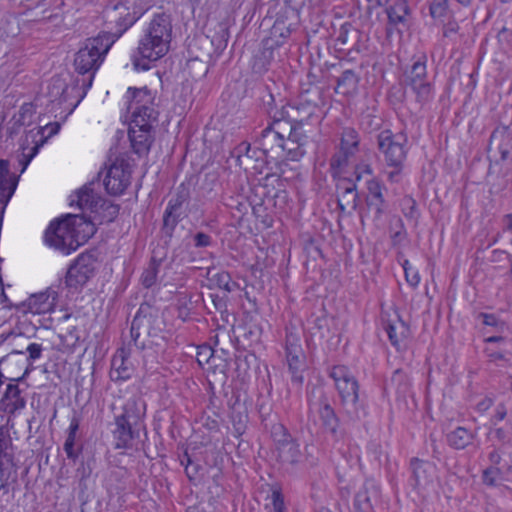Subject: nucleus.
Returning a JSON list of instances; mask_svg holds the SVG:
<instances>
[{
    "mask_svg": "<svg viewBox=\"0 0 512 512\" xmlns=\"http://www.w3.org/2000/svg\"><path fill=\"white\" fill-rule=\"evenodd\" d=\"M291 123L281 117L279 112H275L271 123L261 131L258 143L263 154L270 152L279 155L281 142L287 134H291Z\"/></svg>",
    "mask_w": 512,
    "mask_h": 512,
    "instance_id": "obj_9",
    "label": "nucleus"
},
{
    "mask_svg": "<svg viewBox=\"0 0 512 512\" xmlns=\"http://www.w3.org/2000/svg\"><path fill=\"white\" fill-rule=\"evenodd\" d=\"M307 425H308V430L311 433V435L317 437L320 433V428L317 424L316 416L313 415L312 413L309 415Z\"/></svg>",
    "mask_w": 512,
    "mask_h": 512,
    "instance_id": "obj_61",
    "label": "nucleus"
},
{
    "mask_svg": "<svg viewBox=\"0 0 512 512\" xmlns=\"http://www.w3.org/2000/svg\"><path fill=\"white\" fill-rule=\"evenodd\" d=\"M189 189L181 184L169 200L166 209L182 214V206L189 198Z\"/></svg>",
    "mask_w": 512,
    "mask_h": 512,
    "instance_id": "obj_39",
    "label": "nucleus"
},
{
    "mask_svg": "<svg viewBox=\"0 0 512 512\" xmlns=\"http://www.w3.org/2000/svg\"><path fill=\"white\" fill-rule=\"evenodd\" d=\"M163 321L158 312L149 306H141L134 316L130 334L134 345L139 347L138 340L141 336L156 337L162 331Z\"/></svg>",
    "mask_w": 512,
    "mask_h": 512,
    "instance_id": "obj_10",
    "label": "nucleus"
},
{
    "mask_svg": "<svg viewBox=\"0 0 512 512\" xmlns=\"http://www.w3.org/2000/svg\"><path fill=\"white\" fill-rule=\"evenodd\" d=\"M181 215V213L165 209L163 216V230L166 234L171 235L173 233L181 218Z\"/></svg>",
    "mask_w": 512,
    "mask_h": 512,
    "instance_id": "obj_44",
    "label": "nucleus"
},
{
    "mask_svg": "<svg viewBox=\"0 0 512 512\" xmlns=\"http://www.w3.org/2000/svg\"><path fill=\"white\" fill-rule=\"evenodd\" d=\"M79 429V420L73 418L68 428V435L65 440L63 449L69 459L75 460L78 457V452L75 450L76 434Z\"/></svg>",
    "mask_w": 512,
    "mask_h": 512,
    "instance_id": "obj_38",
    "label": "nucleus"
},
{
    "mask_svg": "<svg viewBox=\"0 0 512 512\" xmlns=\"http://www.w3.org/2000/svg\"><path fill=\"white\" fill-rule=\"evenodd\" d=\"M407 88L415 95V101L420 107L425 106L434 98V85L431 79L407 86Z\"/></svg>",
    "mask_w": 512,
    "mask_h": 512,
    "instance_id": "obj_31",
    "label": "nucleus"
},
{
    "mask_svg": "<svg viewBox=\"0 0 512 512\" xmlns=\"http://www.w3.org/2000/svg\"><path fill=\"white\" fill-rule=\"evenodd\" d=\"M185 456L187 458L185 472H186L187 476L189 477V479H191V480L195 479L197 476V473H198V465L194 464L187 454Z\"/></svg>",
    "mask_w": 512,
    "mask_h": 512,
    "instance_id": "obj_60",
    "label": "nucleus"
},
{
    "mask_svg": "<svg viewBox=\"0 0 512 512\" xmlns=\"http://www.w3.org/2000/svg\"><path fill=\"white\" fill-rule=\"evenodd\" d=\"M158 266L159 263L155 260H152L148 267L144 270L141 276V281L146 288H149L155 284L158 274Z\"/></svg>",
    "mask_w": 512,
    "mask_h": 512,
    "instance_id": "obj_43",
    "label": "nucleus"
},
{
    "mask_svg": "<svg viewBox=\"0 0 512 512\" xmlns=\"http://www.w3.org/2000/svg\"><path fill=\"white\" fill-rule=\"evenodd\" d=\"M231 421L234 429V435L236 437H240L246 429L247 415L244 412H236V410L233 409Z\"/></svg>",
    "mask_w": 512,
    "mask_h": 512,
    "instance_id": "obj_45",
    "label": "nucleus"
},
{
    "mask_svg": "<svg viewBox=\"0 0 512 512\" xmlns=\"http://www.w3.org/2000/svg\"><path fill=\"white\" fill-rule=\"evenodd\" d=\"M57 298V292L49 288L44 292L31 295L23 303V307L26 312L32 314H45L54 310Z\"/></svg>",
    "mask_w": 512,
    "mask_h": 512,
    "instance_id": "obj_17",
    "label": "nucleus"
},
{
    "mask_svg": "<svg viewBox=\"0 0 512 512\" xmlns=\"http://www.w3.org/2000/svg\"><path fill=\"white\" fill-rule=\"evenodd\" d=\"M396 228H398L396 231L393 232L391 235V240L393 246L399 245L402 243L404 239L407 237V232L404 228V224L402 220L399 218L395 224Z\"/></svg>",
    "mask_w": 512,
    "mask_h": 512,
    "instance_id": "obj_51",
    "label": "nucleus"
},
{
    "mask_svg": "<svg viewBox=\"0 0 512 512\" xmlns=\"http://www.w3.org/2000/svg\"><path fill=\"white\" fill-rule=\"evenodd\" d=\"M338 427L339 421L334 410L330 405H324L322 408V433H325L327 436H330L332 440L336 441L342 435Z\"/></svg>",
    "mask_w": 512,
    "mask_h": 512,
    "instance_id": "obj_27",
    "label": "nucleus"
},
{
    "mask_svg": "<svg viewBox=\"0 0 512 512\" xmlns=\"http://www.w3.org/2000/svg\"><path fill=\"white\" fill-rule=\"evenodd\" d=\"M130 179V165L124 159H116L107 169L103 183L106 191L116 196L127 189Z\"/></svg>",
    "mask_w": 512,
    "mask_h": 512,
    "instance_id": "obj_11",
    "label": "nucleus"
},
{
    "mask_svg": "<svg viewBox=\"0 0 512 512\" xmlns=\"http://www.w3.org/2000/svg\"><path fill=\"white\" fill-rule=\"evenodd\" d=\"M481 317H483V323L488 326L496 325V317L492 314L481 313Z\"/></svg>",
    "mask_w": 512,
    "mask_h": 512,
    "instance_id": "obj_64",
    "label": "nucleus"
},
{
    "mask_svg": "<svg viewBox=\"0 0 512 512\" xmlns=\"http://www.w3.org/2000/svg\"><path fill=\"white\" fill-rule=\"evenodd\" d=\"M498 42L501 44H511L512 43V30L507 27H502L497 34Z\"/></svg>",
    "mask_w": 512,
    "mask_h": 512,
    "instance_id": "obj_57",
    "label": "nucleus"
},
{
    "mask_svg": "<svg viewBox=\"0 0 512 512\" xmlns=\"http://www.w3.org/2000/svg\"><path fill=\"white\" fill-rule=\"evenodd\" d=\"M291 130V134H287L286 137L283 138L277 157L298 161L305 154L304 146L307 143V136L294 124H291Z\"/></svg>",
    "mask_w": 512,
    "mask_h": 512,
    "instance_id": "obj_12",
    "label": "nucleus"
},
{
    "mask_svg": "<svg viewBox=\"0 0 512 512\" xmlns=\"http://www.w3.org/2000/svg\"><path fill=\"white\" fill-rule=\"evenodd\" d=\"M474 434L464 427H457L447 435L448 444L457 450L466 448L472 443Z\"/></svg>",
    "mask_w": 512,
    "mask_h": 512,
    "instance_id": "obj_36",
    "label": "nucleus"
},
{
    "mask_svg": "<svg viewBox=\"0 0 512 512\" xmlns=\"http://www.w3.org/2000/svg\"><path fill=\"white\" fill-rule=\"evenodd\" d=\"M287 361L290 369L296 370L300 363V348L297 344H288L286 346Z\"/></svg>",
    "mask_w": 512,
    "mask_h": 512,
    "instance_id": "obj_47",
    "label": "nucleus"
},
{
    "mask_svg": "<svg viewBox=\"0 0 512 512\" xmlns=\"http://www.w3.org/2000/svg\"><path fill=\"white\" fill-rule=\"evenodd\" d=\"M430 79L427 73L426 56H422L415 61L411 67L405 70L403 74V84L405 87L423 82Z\"/></svg>",
    "mask_w": 512,
    "mask_h": 512,
    "instance_id": "obj_25",
    "label": "nucleus"
},
{
    "mask_svg": "<svg viewBox=\"0 0 512 512\" xmlns=\"http://www.w3.org/2000/svg\"><path fill=\"white\" fill-rule=\"evenodd\" d=\"M384 187L375 179L367 181L368 194L366 203L369 209L375 213V218L379 219L386 211L387 203L383 196Z\"/></svg>",
    "mask_w": 512,
    "mask_h": 512,
    "instance_id": "obj_21",
    "label": "nucleus"
},
{
    "mask_svg": "<svg viewBox=\"0 0 512 512\" xmlns=\"http://www.w3.org/2000/svg\"><path fill=\"white\" fill-rule=\"evenodd\" d=\"M94 273V259L92 255L81 254L67 272L69 285H84Z\"/></svg>",
    "mask_w": 512,
    "mask_h": 512,
    "instance_id": "obj_16",
    "label": "nucleus"
},
{
    "mask_svg": "<svg viewBox=\"0 0 512 512\" xmlns=\"http://www.w3.org/2000/svg\"><path fill=\"white\" fill-rule=\"evenodd\" d=\"M407 139L403 134H393L383 130L377 135V147L383 155L386 166H398L407 156Z\"/></svg>",
    "mask_w": 512,
    "mask_h": 512,
    "instance_id": "obj_7",
    "label": "nucleus"
},
{
    "mask_svg": "<svg viewBox=\"0 0 512 512\" xmlns=\"http://www.w3.org/2000/svg\"><path fill=\"white\" fill-rule=\"evenodd\" d=\"M20 377L10 379L11 382L6 385L5 391L0 399V411L9 416H14L22 411L26 406V399L23 395L24 390L20 389L16 383Z\"/></svg>",
    "mask_w": 512,
    "mask_h": 512,
    "instance_id": "obj_13",
    "label": "nucleus"
},
{
    "mask_svg": "<svg viewBox=\"0 0 512 512\" xmlns=\"http://www.w3.org/2000/svg\"><path fill=\"white\" fill-rule=\"evenodd\" d=\"M270 505L273 512H285L284 498L279 490H273Z\"/></svg>",
    "mask_w": 512,
    "mask_h": 512,
    "instance_id": "obj_50",
    "label": "nucleus"
},
{
    "mask_svg": "<svg viewBox=\"0 0 512 512\" xmlns=\"http://www.w3.org/2000/svg\"><path fill=\"white\" fill-rule=\"evenodd\" d=\"M351 157V155H346V153L340 150L331 158V168L336 170L346 166Z\"/></svg>",
    "mask_w": 512,
    "mask_h": 512,
    "instance_id": "obj_52",
    "label": "nucleus"
},
{
    "mask_svg": "<svg viewBox=\"0 0 512 512\" xmlns=\"http://www.w3.org/2000/svg\"><path fill=\"white\" fill-rule=\"evenodd\" d=\"M141 424V415L137 410L135 401H128L123 413L115 419L113 436L116 440V448L131 446L132 440L137 436L136 429Z\"/></svg>",
    "mask_w": 512,
    "mask_h": 512,
    "instance_id": "obj_6",
    "label": "nucleus"
},
{
    "mask_svg": "<svg viewBox=\"0 0 512 512\" xmlns=\"http://www.w3.org/2000/svg\"><path fill=\"white\" fill-rule=\"evenodd\" d=\"M292 30L288 28L279 27V25H272L270 29V35L263 41L264 46V56L266 57V53H268V57H271L272 50L280 47L291 35Z\"/></svg>",
    "mask_w": 512,
    "mask_h": 512,
    "instance_id": "obj_26",
    "label": "nucleus"
},
{
    "mask_svg": "<svg viewBox=\"0 0 512 512\" xmlns=\"http://www.w3.org/2000/svg\"><path fill=\"white\" fill-rule=\"evenodd\" d=\"M368 487L364 486L363 490L359 491L354 500L355 512H372L373 505L370 496L368 495Z\"/></svg>",
    "mask_w": 512,
    "mask_h": 512,
    "instance_id": "obj_40",
    "label": "nucleus"
},
{
    "mask_svg": "<svg viewBox=\"0 0 512 512\" xmlns=\"http://www.w3.org/2000/svg\"><path fill=\"white\" fill-rule=\"evenodd\" d=\"M410 13L406 0H392L386 7L388 24L396 27L401 31L399 26L406 27L408 25V16Z\"/></svg>",
    "mask_w": 512,
    "mask_h": 512,
    "instance_id": "obj_22",
    "label": "nucleus"
},
{
    "mask_svg": "<svg viewBox=\"0 0 512 512\" xmlns=\"http://www.w3.org/2000/svg\"><path fill=\"white\" fill-rule=\"evenodd\" d=\"M128 111L132 116L129 138L137 154L148 152L153 142L152 124L156 122L158 112L154 107V96L145 88H129L126 94Z\"/></svg>",
    "mask_w": 512,
    "mask_h": 512,
    "instance_id": "obj_2",
    "label": "nucleus"
},
{
    "mask_svg": "<svg viewBox=\"0 0 512 512\" xmlns=\"http://www.w3.org/2000/svg\"><path fill=\"white\" fill-rule=\"evenodd\" d=\"M405 277H406L407 282L412 287H416L419 284L420 277H419L418 272H413V273L407 272Z\"/></svg>",
    "mask_w": 512,
    "mask_h": 512,
    "instance_id": "obj_63",
    "label": "nucleus"
},
{
    "mask_svg": "<svg viewBox=\"0 0 512 512\" xmlns=\"http://www.w3.org/2000/svg\"><path fill=\"white\" fill-rule=\"evenodd\" d=\"M215 350L208 346V345H202L198 347L196 359L197 362L202 366L204 364H208L211 360V358L214 355Z\"/></svg>",
    "mask_w": 512,
    "mask_h": 512,
    "instance_id": "obj_49",
    "label": "nucleus"
},
{
    "mask_svg": "<svg viewBox=\"0 0 512 512\" xmlns=\"http://www.w3.org/2000/svg\"><path fill=\"white\" fill-rule=\"evenodd\" d=\"M388 167L392 169L387 172L388 181L391 183L400 182L404 163H400L398 166H388Z\"/></svg>",
    "mask_w": 512,
    "mask_h": 512,
    "instance_id": "obj_55",
    "label": "nucleus"
},
{
    "mask_svg": "<svg viewBox=\"0 0 512 512\" xmlns=\"http://www.w3.org/2000/svg\"><path fill=\"white\" fill-rule=\"evenodd\" d=\"M18 184V177L9 171L7 160H0V201L7 204Z\"/></svg>",
    "mask_w": 512,
    "mask_h": 512,
    "instance_id": "obj_23",
    "label": "nucleus"
},
{
    "mask_svg": "<svg viewBox=\"0 0 512 512\" xmlns=\"http://www.w3.org/2000/svg\"><path fill=\"white\" fill-rule=\"evenodd\" d=\"M337 85L335 91L337 93L348 95L357 89L358 77L355 72L351 69H345L341 72V75L336 77Z\"/></svg>",
    "mask_w": 512,
    "mask_h": 512,
    "instance_id": "obj_34",
    "label": "nucleus"
},
{
    "mask_svg": "<svg viewBox=\"0 0 512 512\" xmlns=\"http://www.w3.org/2000/svg\"><path fill=\"white\" fill-rule=\"evenodd\" d=\"M384 328L391 344L397 349L400 348V343L406 339L410 333L408 325L400 319L398 323L388 322Z\"/></svg>",
    "mask_w": 512,
    "mask_h": 512,
    "instance_id": "obj_32",
    "label": "nucleus"
},
{
    "mask_svg": "<svg viewBox=\"0 0 512 512\" xmlns=\"http://www.w3.org/2000/svg\"><path fill=\"white\" fill-rule=\"evenodd\" d=\"M13 468V446L9 430L0 427V479L7 481Z\"/></svg>",
    "mask_w": 512,
    "mask_h": 512,
    "instance_id": "obj_18",
    "label": "nucleus"
},
{
    "mask_svg": "<svg viewBox=\"0 0 512 512\" xmlns=\"http://www.w3.org/2000/svg\"><path fill=\"white\" fill-rule=\"evenodd\" d=\"M283 432V439L278 440V454L282 462L294 464L300 457L299 445L285 433L283 426L277 428Z\"/></svg>",
    "mask_w": 512,
    "mask_h": 512,
    "instance_id": "obj_24",
    "label": "nucleus"
},
{
    "mask_svg": "<svg viewBox=\"0 0 512 512\" xmlns=\"http://www.w3.org/2000/svg\"><path fill=\"white\" fill-rule=\"evenodd\" d=\"M310 84L309 88L302 90L298 105H286L278 111L282 118L298 126L301 130L311 119L315 120L316 125L320 124V119L317 115L319 110L317 101L320 99V88L312 81Z\"/></svg>",
    "mask_w": 512,
    "mask_h": 512,
    "instance_id": "obj_5",
    "label": "nucleus"
},
{
    "mask_svg": "<svg viewBox=\"0 0 512 512\" xmlns=\"http://www.w3.org/2000/svg\"><path fill=\"white\" fill-rule=\"evenodd\" d=\"M172 24L168 15H155L144 30L136 52L132 55V64L137 71L151 68L150 63L164 57L170 48Z\"/></svg>",
    "mask_w": 512,
    "mask_h": 512,
    "instance_id": "obj_3",
    "label": "nucleus"
},
{
    "mask_svg": "<svg viewBox=\"0 0 512 512\" xmlns=\"http://www.w3.org/2000/svg\"><path fill=\"white\" fill-rule=\"evenodd\" d=\"M390 382L399 392L404 393L408 388V378L402 369H396L393 372Z\"/></svg>",
    "mask_w": 512,
    "mask_h": 512,
    "instance_id": "obj_46",
    "label": "nucleus"
},
{
    "mask_svg": "<svg viewBox=\"0 0 512 512\" xmlns=\"http://www.w3.org/2000/svg\"><path fill=\"white\" fill-rule=\"evenodd\" d=\"M354 173H355L356 179L360 180L364 174L372 175L373 170L369 164L360 163V164L356 165Z\"/></svg>",
    "mask_w": 512,
    "mask_h": 512,
    "instance_id": "obj_59",
    "label": "nucleus"
},
{
    "mask_svg": "<svg viewBox=\"0 0 512 512\" xmlns=\"http://www.w3.org/2000/svg\"><path fill=\"white\" fill-rule=\"evenodd\" d=\"M60 125L57 122L49 123L43 128L33 129L26 133L23 143L21 144L22 153L18 157L19 165H21V173L28 167L31 160L37 155L40 147L45 140L58 133Z\"/></svg>",
    "mask_w": 512,
    "mask_h": 512,
    "instance_id": "obj_8",
    "label": "nucleus"
},
{
    "mask_svg": "<svg viewBox=\"0 0 512 512\" xmlns=\"http://www.w3.org/2000/svg\"><path fill=\"white\" fill-rule=\"evenodd\" d=\"M146 5H137L130 0H124L105 11L108 25L115 24V27H108V31L101 32L97 37L87 39L84 46L75 55V69L80 74H90L87 87H91L95 72L100 67L104 56L107 54L114 42L131 27L147 9Z\"/></svg>",
    "mask_w": 512,
    "mask_h": 512,
    "instance_id": "obj_1",
    "label": "nucleus"
},
{
    "mask_svg": "<svg viewBox=\"0 0 512 512\" xmlns=\"http://www.w3.org/2000/svg\"><path fill=\"white\" fill-rule=\"evenodd\" d=\"M102 197L94 189V183H88L82 186L69 197L70 207H75L82 212H99L98 206Z\"/></svg>",
    "mask_w": 512,
    "mask_h": 512,
    "instance_id": "obj_14",
    "label": "nucleus"
},
{
    "mask_svg": "<svg viewBox=\"0 0 512 512\" xmlns=\"http://www.w3.org/2000/svg\"><path fill=\"white\" fill-rule=\"evenodd\" d=\"M360 136L358 132L351 127L343 129L341 134L340 149L346 155L354 156L359 151Z\"/></svg>",
    "mask_w": 512,
    "mask_h": 512,
    "instance_id": "obj_33",
    "label": "nucleus"
},
{
    "mask_svg": "<svg viewBox=\"0 0 512 512\" xmlns=\"http://www.w3.org/2000/svg\"><path fill=\"white\" fill-rule=\"evenodd\" d=\"M360 38L361 32L357 28L350 23H344L340 26L336 38L328 41L327 45L338 53H349L352 50H359Z\"/></svg>",
    "mask_w": 512,
    "mask_h": 512,
    "instance_id": "obj_15",
    "label": "nucleus"
},
{
    "mask_svg": "<svg viewBox=\"0 0 512 512\" xmlns=\"http://www.w3.org/2000/svg\"><path fill=\"white\" fill-rule=\"evenodd\" d=\"M193 240H194V246L197 248L208 247L212 243L211 236L204 232L196 233L193 237Z\"/></svg>",
    "mask_w": 512,
    "mask_h": 512,
    "instance_id": "obj_53",
    "label": "nucleus"
},
{
    "mask_svg": "<svg viewBox=\"0 0 512 512\" xmlns=\"http://www.w3.org/2000/svg\"><path fill=\"white\" fill-rule=\"evenodd\" d=\"M251 152V146L247 142L240 143L235 150L238 164L240 166H244L245 169H248V166L250 165L253 158V155L250 154ZM254 153L255 151H253V154Z\"/></svg>",
    "mask_w": 512,
    "mask_h": 512,
    "instance_id": "obj_41",
    "label": "nucleus"
},
{
    "mask_svg": "<svg viewBox=\"0 0 512 512\" xmlns=\"http://www.w3.org/2000/svg\"><path fill=\"white\" fill-rule=\"evenodd\" d=\"M99 212H94L93 221H99V223L103 222H112L119 213V206L111 203L102 198L100 205L98 206Z\"/></svg>",
    "mask_w": 512,
    "mask_h": 512,
    "instance_id": "obj_37",
    "label": "nucleus"
},
{
    "mask_svg": "<svg viewBox=\"0 0 512 512\" xmlns=\"http://www.w3.org/2000/svg\"><path fill=\"white\" fill-rule=\"evenodd\" d=\"M410 469L413 488H425L432 482L433 465L430 462L414 457L410 460Z\"/></svg>",
    "mask_w": 512,
    "mask_h": 512,
    "instance_id": "obj_20",
    "label": "nucleus"
},
{
    "mask_svg": "<svg viewBox=\"0 0 512 512\" xmlns=\"http://www.w3.org/2000/svg\"><path fill=\"white\" fill-rule=\"evenodd\" d=\"M448 9V0H433L430 4V15L437 19L443 18Z\"/></svg>",
    "mask_w": 512,
    "mask_h": 512,
    "instance_id": "obj_48",
    "label": "nucleus"
},
{
    "mask_svg": "<svg viewBox=\"0 0 512 512\" xmlns=\"http://www.w3.org/2000/svg\"><path fill=\"white\" fill-rule=\"evenodd\" d=\"M336 388L345 404L355 405L358 401V382L354 377L337 382Z\"/></svg>",
    "mask_w": 512,
    "mask_h": 512,
    "instance_id": "obj_30",
    "label": "nucleus"
},
{
    "mask_svg": "<svg viewBox=\"0 0 512 512\" xmlns=\"http://www.w3.org/2000/svg\"><path fill=\"white\" fill-rule=\"evenodd\" d=\"M134 366L130 360V352L121 348L117 350L111 361L110 377L113 381L130 379Z\"/></svg>",
    "mask_w": 512,
    "mask_h": 512,
    "instance_id": "obj_19",
    "label": "nucleus"
},
{
    "mask_svg": "<svg viewBox=\"0 0 512 512\" xmlns=\"http://www.w3.org/2000/svg\"><path fill=\"white\" fill-rule=\"evenodd\" d=\"M42 350V345L38 343H31L26 348V351L29 354V358L32 361H35L41 357Z\"/></svg>",
    "mask_w": 512,
    "mask_h": 512,
    "instance_id": "obj_58",
    "label": "nucleus"
},
{
    "mask_svg": "<svg viewBox=\"0 0 512 512\" xmlns=\"http://www.w3.org/2000/svg\"><path fill=\"white\" fill-rule=\"evenodd\" d=\"M498 474V469L489 467L483 471V483L488 486H494L496 483V475Z\"/></svg>",
    "mask_w": 512,
    "mask_h": 512,
    "instance_id": "obj_56",
    "label": "nucleus"
},
{
    "mask_svg": "<svg viewBox=\"0 0 512 512\" xmlns=\"http://www.w3.org/2000/svg\"><path fill=\"white\" fill-rule=\"evenodd\" d=\"M213 281L222 290L232 292L237 287L236 282H233L231 276L226 271H221L213 275Z\"/></svg>",
    "mask_w": 512,
    "mask_h": 512,
    "instance_id": "obj_42",
    "label": "nucleus"
},
{
    "mask_svg": "<svg viewBox=\"0 0 512 512\" xmlns=\"http://www.w3.org/2000/svg\"><path fill=\"white\" fill-rule=\"evenodd\" d=\"M300 22L298 8L291 5H284L277 13L276 20L273 25H279L282 28H288L294 31Z\"/></svg>",
    "mask_w": 512,
    "mask_h": 512,
    "instance_id": "obj_28",
    "label": "nucleus"
},
{
    "mask_svg": "<svg viewBox=\"0 0 512 512\" xmlns=\"http://www.w3.org/2000/svg\"><path fill=\"white\" fill-rule=\"evenodd\" d=\"M330 377L334 380V384L336 386L337 382L348 379L350 376L344 366H336L331 370Z\"/></svg>",
    "mask_w": 512,
    "mask_h": 512,
    "instance_id": "obj_54",
    "label": "nucleus"
},
{
    "mask_svg": "<svg viewBox=\"0 0 512 512\" xmlns=\"http://www.w3.org/2000/svg\"><path fill=\"white\" fill-rule=\"evenodd\" d=\"M347 185L343 186V192L338 196V206L342 211L355 210L358 203V194L356 185L350 181H344Z\"/></svg>",
    "mask_w": 512,
    "mask_h": 512,
    "instance_id": "obj_35",
    "label": "nucleus"
},
{
    "mask_svg": "<svg viewBox=\"0 0 512 512\" xmlns=\"http://www.w3.org/2000/svg\"><path fill=\"white\" fill-rule=\"evenodd\" d=\"M458 29H459V26L456 22H448L444 26L443 35L445 37H450L452 34L457 33Z\"/></svg>",
    "mask_w": 512,
    "mask_h": 512,
    "instance_id": "obj_62",
    "label": "nucleus"
},
{
    "mask_svg": "<svg viewBox=\"0 0 512 512\" xmlns=\"http://www.w3.org/2000/svg\"><path fill=\"white\" fill-rule=\"evenodd\" d=\"M300 22L298 8L291 5H284L277 13L276 20L273 25H279L282 28H288L294 31Z\"/></svg>",
    "mask_w": 512,
    "mask_h": 512,
    "instance_id": "obj_29",
    "label": "nucleus"
},
{
    "mask_svg": "<svg viewBox=\"0 0 512 512\" xmlns=\"http://www.w3.org/2000/svg\"><path fill=\"white\" fill-rule=\"evenodd\" d=\"M76 219V215H67L52 222L45 232V243L65 255L76 251L86 241L75 228Z\"/></svg>",
    "mask_w": 512,
    "mask_h": 512,
    "instance_id": "obj_4",
    "label": "nucleus"
}]
</instances>
